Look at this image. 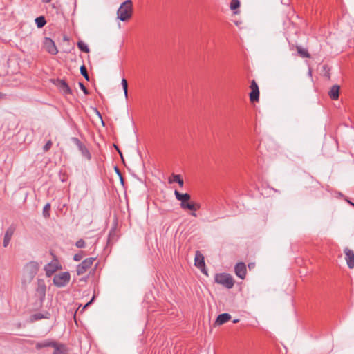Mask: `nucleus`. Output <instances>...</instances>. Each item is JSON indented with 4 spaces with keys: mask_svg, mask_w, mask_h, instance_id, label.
Masks as SVG:
<instances>
[{
    "mask_svg": "<svg viewBox=\"0 0 354 354\" xmlns=\"http://www.w3.org/2000/svg\"><path fill=\"white\" fill-rule=\"evenodd\" d=\"M85 241L82 239H79L76 243H75V245L78 248H83L85 247Z\"/></svg>",
    "mask_w": 354,
    "mask_h": 354,
    "instance_id": "32",
    "label": "nucleus"
},
{
    "mask_svg": "<svg viewBox=\"0 0 354 354\" xmlns=\"http://www.w3.org/2000/svg\"><path fill=\"white\" fill-rule=\"evenodd\" d=\"M50 204L46 203L43 208V216L45 218H48L50 216Z\"/></svg>",
    "mask_w": 354,
    "mask_h": 354,
    "instance_id": "26",
    "label": "nucleus"
},
{
    "mask_svg": "<svg viewBox=\"0 0 354 354\" xmlns=\"http://www.w3.org/2000/svg\"><path fill=\"white\" fill-rule=\"evenodd\" d=\"M33 318L35 320H39L43 318H47V317L43 315L41 313H36L33 315Z\"/></svg>",
    "mask_w": 354,
    "mask_h": 354,
    "instance_id": "34",
    "label": "nucleus"
},
{
    "mask_svg": "<svg viewBox=\"0 0 354 354\" xmlns=\"http://www.w3.org/2000/svg\"><path fill=\"white\" fill-rule=\"evenodd\" d=\"M80 73L86 80H88V81L89 80V76H88L86 68L84 65H82L80 67Z\"/></svg>",
    "mask_w": 354,
    "mask_h": 354,
    "instance_id": "28",
    "label": "nucleus"
},
{
    "mask_svg": "<svg viewBox=\"0 0 354 354\" xmlns=\"http://www.w3.org/2000/svg\"><path fill=\"white\" fill-rule=\"evenodd\" d=\"M345 254V260L346 264L350 269L354 268V252L348 248H345L344 250Z\"/></svg>",
    "mask_w": 354,
    "mask_h": 354,
    "instance_id": "11",
    "label": "nucleus"
},
{
    "mask_svg": "<svg viewBox=\"0 0 354 354\" xmlns=\"http://www.w3.org/2000/svg\"><path fill=\"white\" fill-rule=\"evenodd\" d=\"M44 48L50 54L55 55L58 53L55 42L49 37H45L43 41Z\"/></svg>",
    "mask_w": 354,
    "mask_h": 354,
    "instance_id": "8",
    "label": "nucleus"
},
{
    "mask_svg": "<svg viewBox=\"0 0 354 354\" xmlns=\"http://www.w3.org/2000/svg\"><path fill=\"white\" fill-rule=\"evenodd\" d=\"M240 1L239 0H232L230 2V9L233 10L234 14L239 13L237 9L240 7Z\"/></svg>",
    "mask_w": 354,
    "mask_h": 354,
    "instance_id": "21",
    "label": "nucleus"
},
{
    "mask_svg": "<svg viewBox=\"0 0 354 354\" xmlns=\"http://www.w3.org/2000/svg\"><path fill=\"white\" fill-rule=\"evenodd\" d=\"M78 149L81 152L82 155L88 160L91 159V153L84 144Z\"/></svg>",
    "mask_w": 354,
    "mask_h": 354,
    "instance_id": "20",
    "label": "nucleus"
},
{
    "mask_svg": "<svg viewBox=\"0 0 354 354\" xmlns=\"http://www.w3.org/2000/svg\"><path fill=\"white\" fill-rule=\"evenodd\" d=\"M53 346H55V342L50 339H46L44 341L37 342L35 347L37 349H41L46 347H53Z\"/></svg>",
    "mask_w": 354,
    "mask_h": 354,
    "instance_id": "17",
    "label": "nucleus"
},
{
    "mask_svg": "<svg viewBox=\"0 0 354 354\" xmlns=\"http://www.w3.org/2000/svg\"><path fill=\"white\" fill-rule=\"evenodd\" d=\"M40 263L37 261H32L27 263L23 268L22 283L29 284L37 275L39 268Z\"/></svg>",
    "mask_w": 354,
    "mask_h": 354,
    "instance_id": "1",
    "label": "nucleus"
},
{
    "mask_svg": "<svg viewBox=\"0 0 354 354\" xmlns=\"http://www.w3.org/2000/svg\"><path fill=\"white\" fill-rule=\"evenodd\" d=\"M58 87L62 91V93L65 95L71 93V88H69L67 83L63 80H58Z\"/></svg>",
    "mask_w": 354,
    "mask_h": 354,
    "instance_id": "19",
    "label": "nucleus"
},
{
    "mask_svg": "<svg viewBox=\"0 0 354 354\" xmlns=\"http://www.w3.org/2000/svg\"><path fill=\"white\" fill-rule=\"evenodd\" d=\"M297 50L298 53L301 55V57L306 58L310 57V54L308 53L307 50L302 48L300 46H297Z\"/></svg>",
    "mask_w": 354,
    "mask_h": 354,
    "instance_id": "25",
    "label": "nucleus"
},
{
    "mask_svg": "<svg viewBox=\"0 0 354 354\" xmlns=\"http://www.w3.org/2000/svg\"><path fill=\"white\" fill-rule=\"evenodd\" d=\"M71 140L77 147L78 149L83 145V143L77 138L73 137L71 138Z\"/></svg>",
    "mask_w": 354,
    "mask_h": 354,
    "instance_id": "31",
    "label": "nucleus"
},
{
    "mask_svg": "<svg viewBox=\"0 0 354 354\" xmlns=\"http://www.w3.org/2000/svg\"><path fill=\"white\" fill-rule=\"evenodd\" d=\"M61 266L59 261L57 259L53 260L51 262L46 264L44 270L46 272V275L47 277H50L52 276L55 272L58 270L61 269Z\"/></svg>",
    "mask_w": 354,
    "mask_h": 354,
    "instance_id": "7",
    "label": "nucleus"
},
{
    "mask_svg": "<svg viewBox=\"0 0 354 354\" xmlns=\"http://www.w3.org/2000/svg\"><path fill=\"white\" fill-rule=\"evenodd\" d=\"M15 231V227L14 225H10L6 231L3 238V245L6 248L12 239Z\"/></svg>",
    "mask_w": 354,
    "mask_h": 354,
    "instance_id": "13",
    "label": "nucleus"
},
{
    "mask_svg": "<svg viewBox=\"0 0 354 354\" xmlns=\"http://www.w3.org/2000/svg\"><path fill=\"white\" fill-rule=\"evenodd\" d=\"M53 348H54L53 354H68V350L64 344L55 342V346H53Z\"/></svg>",
    "mask_w": 354,
    "mask_h": 354,
    "instance_id": "15",
    "label": "nucleus"
},
{
    "mask_svg": "<svg viewBox=\"0 0 354 354\" xmlns=\"http://www.w3.org/2000/svg\"><path fill=\"white\" fill-rule=\"evenodd\" d=\"M77 47L79 48V49L81 51L84 52V53H88L89 52L88 46L84 41H79L77 42Z\"/></svg>",
    "mask_w": 354,
    "mask_h": 354,
    "instance_id": "24",
    "label": "nucleus"
},
{
    "mask_svg": "<svg viewBox=\"0 0 354 354\" xmlns=\"http://www.w3.org/2000/svg\"><path fill=\"white\" fill-rule=\"evenodd\" d=\"M46 286L45 281L42 279H38L37 283L36 288V295L40 299L41 301H43L46 297Z\"/></svg>",
    "mask_w": 354,
    "mask_h": 354,
    "instance_id": "9",
    "label": "nucleus"
},
{
    "mask_svg": "<svg viewBox=\"0 0 354 354\" xmlns=\"http://www.w3.org/2000/svg\"><path fill=\"white\" fill-rule=\"evenodd\" d=\"M51 0H42L44 3H49Z\"/></svg>",
    "mask_w": 354,
    "mask_h": 354,
    "instance_id": "38",
    "label": "nucleus"
},
{
    "mask_svg": "<svg viewBox=\"0 0 354 354\" xmlns=\"http://www.w3.org/2000/svg\"><path fill=\"white\" fill-rule=\"evenodd\" d=\"M79 86L85 95L88 94V91L87 88L85 87V86L84 85V84L82 82H79Z\"/></svg>",
    "mask_w": 354,
    "mask_h": 354,
    "instance_id": "35",
    "label": "nucleus"
},
{
    "mask_svg": "<svg viewBox=\"0 0 354 354\" xmlns=\"http://www.w3.org/2000/svg\"><path fill=\"white\" fill-rule=\"evenodd\" d=\"M339 89L340 88L338 85H333L331 87L328 95L332 100H337L339 98Z\"/></svg>",
    "mask_w": 354,
    "mask_h": 354,
    "instance_id": "18",
    "label": "nucleus"
},
{
    "mask_svg": "<svg viewBox=\"0 0 354 354\" xmlns=\"http://www.w3.org/2000/svg\"><path fill=\"white\" fill-rule=\"evenodd\" d=\"M84 256V253L82 251H81L74 255L73 260L75 261H80V260L82 259Z\"/></svg>",
    "mask_w": 354,
    "mask_h": 354,
    "instance_id": "29",
    "label": "nucleus"
},
{
    "mask_svg": "<svg viewBox=\"0 0 354 354\" xmlns=\"http://www.w3.org/2000/svg\"><path fill=\"white\" fill-rule=\"evenodd\" d=\"M172 177H173V180H169V183H171L173 182H175V183H178V185L182 187L184 185V181L181 178L180 176L178 175V174H173L172 175Z\"/></svg>",
    "mask_w": 354,
    "mask_h": 354,
    "instance_id": "23",
    "label": "nucleus"
},
{
    "mask_svg": "<svg viewBox=\"0 0 354 354\" xmlns=\"http://www.w3.org/2000/svg\"><path fill=\"white\" fill-rule=\"evenodd\" d=\"M2 97V94L0 93V99Z\"/></svg>",
    "mask_w": 354,
    "mask_h": 354,
    "instance_id": "40",
    "label": "nucleus"
},
{
    "mask_svg": "<svg viewBox=\"0 0 354 354\" xmlns=\"http://www.w3.org/2000/svg\"><path fill=\"white\" fill-rule=\"evenodd\" d=\"M231 319V315L229 313H222L219 315L216 319V324L222 325Z\"/></svg>",
    "mask_w": 354,
    "mask_h": 354,
    "instance_id": "16",
    "label": "nucleus"
},
{
    "mask_svg": "<svg viewBox=\"0 0 354 354\" xmlns=\"http://www.w3.org/2000/svg\"><path fill=\"white\" fill-rule=\"evenodd\" d=\"M195 266L201 270V272L205 274H207V272L205 270V261L203 256L199 252H196L195 259Z\"/></svg>",
    "mask_w": 354,
    "mask_h": 354,
    "instance_id": "12",
    "label": "nucleus"
},
{
    "mask_svg": "<svg viewBox=\"0 0 354 354\" xmlns=\"http://www.w3.org/2000/svg\"><path fill=\"white\" fill-rule=\"evenodd\" d=\"M95 258L89 257L84 259L81 263L77 266L76 272L77 275H82L84 274L86 270L91 268L93 265Z\"/></svg>",
    "mask_w": 354,
    "mask_h": 354,
    "instance_id": "6",
    "label": "nucleus"
},
{
    "mask_svg": "<svg viewBox=\"0 0 354 354\" xmlns=\"http://www.w3.org/2000/svg\"><path fill=\"white\" fill-rule=\"evenodd\" d=\"M250 100L252 102H258L259 100V89L258 84H257L254 80L251 81L250 84Z\"/></svg>",
    "mask_w": 354,
    "mask_h": 354,
    "instance_id": "10",
    "label": "nucleus"
},
{
    "mask_svg": "<svg viewBox=\"0 0 354 354\" xmlns=\"http://www.w3.org/2000/svg\"><path fill=\"white\" fill-rule=\"evenodd\" d=\"M174 195L176 198L181 202L180 207L182 209L197 211L200 208V205L198 203L189 202L191 198V196L188 193L181 194L178 190H175Z\"/></svg>",
    "mask_w": 354,
    "mask_h": 354,
    "instance_id": "2",
    "label": "nucleus"
},
{
    "mask_svg": "<svg viewBox=\"0 0 354 354\" xmlns=\"http://www.w3.org/2000/svg\"><path fill=\"white\" fill-rule=\"evenodd\" d=\"M234 271L237 277L243 279L246 275V266L244 263H238L234 268Z\"/></svg>",
    "mask_w": 354,
    "mask_h": 354,
    "instance_id": "14",
    "label": "nucleus"
},
{
    "mask_svg": "<svg viewBox=\"0 0 354 354\" xmlns=\"http://www.w3.org/2000/svg\"><path fill=\"white\" fill-rule=\"evenodd\" d=\"M133 12L132 1L127 0L123 2L117 11L118 18L122 21H125L131 18Z\"/></svg>",
    "mask_w": 354,
    "mask_h": 354,
    "instance_id": "3",
    "label": "nucleus"
},
{
    "mask_svg": "<svg viewBox=\"0 0 354 354\" xmlns=\"http://www.w3.org/2000/svg\"><path fill=\"white\" fill-rule=\"evenodd\" d=\"M35 21V24H37V26L39 28L44 27L46 24V19L44 16H39L37 17Z\"/></svg>",
    "mask_w": 354,
    "mask_h": 354,
    "instance_id": "22",
    "label": "nucleus"
},
{
    "mask_svg": "<svg viewBox=\"0 0 354 354\" xmlns=\"http://www.w3.org/2000/svg\"><path fill=\"white\" fill-rule=\"evenodd\" d=\"M52 145V142L50 140H48L43 147L44 151H48L50 149Z\"/></svg>",
    "mask_w": 354,
    "mask_h": 354,
    "instance_id": "33",
    "label": "nucleus"
},
{
    "mask_svg": "<svg viewBox=\"0 0 354 354\" xmlns=\"http://www.w3.org/2000/svg\"><path fill=\"white\" fill-rule=\"evenodd\" d=\"M115 171L116 174H118V178H120V183H121L122 185H124V178H123V177H122V174H121V172H120V169H119L117 167H115Z\"/></svg>",
    "mask_w": 354,
    "mask_h": 354,
    "instance_id": "30",
    "label": "nucleus"
},
{
    "mask_svg": "<svg viewBox=\"0 0 354 354\" xmlns=\"http://www.w3.org/2000/svg\"><path fill=\"white\" fill-rule=\"evenodd\" d=\"M215 281L223 286L224 287L230 289L234 286V279L233 278L228 274L225 273H218L215 275Z\"/></svg>",
    "mask_w": 354,
    "mask_h": 354,
    "instance_id": "4",
    "label": "nucleus"
},
{
    "mask_svg": "<svg viewBox=\"0 0 354 354\" xmlns=\"http://www.w3.org/2000/svg\"><path fill=\"white\" fill-rule=\"evenodd\" d=\"M71 279V275L68 272H64L58 274H55L53 277V284L58 287L62 288L66 286Z\"/></svg>",
    "mask_w": 354,
    "mask_h": 354,
    "instance_id": "5",
    "label": "nucleus"
},
{
    "mask_svg": "<svg viewBox=\"0 0 354 354\" xmlns=\"http://www.w3.org/2000/svg\"><path fill=\"white\" fill-rule=\"evenodd\" d=\"M195 211H192V212L191 213V215L192 216H194V217H196L197 216V214L194 212Z\"/></svg>",
    "mask_w": 354,
    "mask_h": 354,
    "instance_id": "36",
    "label": "nucleus"
},
{
    "mask_svg": "<svg viewBox=\"0 0 354 354\" xmlns=\"http://www.w3.org/2000/svg\"><path fill=\"white\" fill-rule=\"evenodd\" d=\"M239 322V320H238V319H235V320H234V321H233V322H234V323H236V322Z\"/></svg>",
    "mask_w": 354,
    "mask_h": 354,
    "instance_id": "39",
    "label": "nucleus"
},
{
    "mask_svg": "<svg viewBox=\"0 0 354 354\" xmlns=\"http://www.w3.org/2000/svg\"><path fill=\"white\" fill-rule=\"evenodd\" d=\"M121 84H122L123 90H124V95H125L126 98H127V97H128V83H127V80L125 78H122Z\"/></svg>",
    "mask_w": 354,
    "mask_h": 354,
    "instance_id": "27",
    "label": "nucleus"
},
{
    "mask_svg": "<svg viewBox=\"0 0 354 354\" xmlns=\"http://www.w3.org/2000/svg\"><path fill=\"white\" fill-rule=\"evenodd\" d=\"M93 298L91 300H93ZM91 301H91L88 302L87 304H85V306H84V308H85L86 307H87V306L91 304Z\"/></svg>",
    "mask_w": 354,
    "mask_h": 354,
    "instance_id": "37",
    "label": "nucleus"
}]
</instances>
